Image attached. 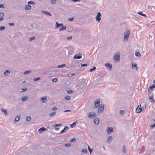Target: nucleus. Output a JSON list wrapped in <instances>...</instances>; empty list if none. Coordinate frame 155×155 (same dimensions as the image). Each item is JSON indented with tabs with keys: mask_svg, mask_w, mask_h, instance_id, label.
Returning <instances> with one entry per match:
<instances>
[{
	"mask_svg": "<svg viewBox=\"0 0 155 155\" xmlns=\"http://www.w3.org/2000/svg\"><path fill=\"white\" fill-rule=\"evenodd\" d=\"M31 6L29 5H26L25 6V9L26 10H30L31 8Z\"/></svg>",
	"mask_w": 155,
	"mask_h": 155,
	"instance_id": "nucleus-19",
	"label": "nucleus"
},
{
	"mask_svg": "<svg viewBox=\"0 0 155 155\" xmlns=\"http://www.w3.org/2000/svg\"><path fill=\"white\" fill-rule=\"evenodd\" d=\"M73 28L72 27H71L70 28V30H66V31L68 32H71V31H72L73 30Z\"/></svg>",
	"mask_w": 155,
	"mask_h": 155,
	"instance_id": "nucleus-45",
	"label": "nucleus"
},
{
	"mask_svg": "<svg viewBox=\"0 0 155 155\" xmlns=\"http://www.w3.org/2000/svg\"><path fill=\"white\" fill-rule=\"evenodd\" d=\"M52 81L54 82H56L58 81V79L57 78H54L52 80Z\"/></svg>",
	"mask_w": 155,
	"mask_h": 155,
	"instance_id": "nucleus-46",
	"label": "nucleus"
},
{
	"mask_svg": "<svg viewBox=\"0 0 155 155\" xmlns=\"http://www.w3.org/2000/svg\"><path fill=\"white\" fill-rule=\"evenodd\" d=\"M4 20V18L3 17H0V21H2Z\"/></svg>",
	"mask_w": 155,
	"mask_h": 155,
	"instance_id": "nucleus-61",
	"label": "nucleus"
},
{
	"mask_svg": "<svg viewBox=\"0 0 155 155\" xmlns=\"http://www.w3.org/2000/svg\"><path fill=\"white\" fill-rule=\"evenodd\" d=\"M155 87V85H152L151 86L148 88V91H151Z\"/></svg>",
	"mask_w": 155,
	"mask_h": 155,
	"instance_id": "nucleus-15",
	"label": "nucleus"
},
{
	"mask_svg": "<svg viewBox=\"0 0 155 155\" xmlns=\"http://www.w3.org/2000/svg\"><path fill=\"white\" fill-rule=\"evenodd\" d=\"M137 13L140 15H143V13H142V12H141V11H140V12H138Z\"/></svg>",
	"mask_w": 155,
	"mask_h": 155,
	"instance_id": "nucleus-57",
	"label": "nucleus"
},
{
	"mask_svg": "<svg viewBox=\"0 0 155 155\" xmlns=\"http://www.w3.org/2000/svg\"><path fill=\"white\" fill-rule=\"evenodd\" d=\"M96 101L94 102V108H96L97 107V106H99L100 103V101L99 99H97L96 100Z\"/></svg>",
	"mask_w": 155,
	"mask_h": 155,
	"instance_id": "nucleus-5",
	"label": "nucleus"
},
{
	"mask_svg": "<svg viewBox=\"0 0 155 155\" xmlns=\"http://www.w3.org/2000/svg\"><path fill=\"white\" fill-rule=\"evenodd\" d=\"M40 79V78L39 77H38L36 78H34V81H37L39 80Z\"/></svg>",
	"mask_w": 155,
	"mask_h": 155,
	"instance_id": "nucleus-43",
	"label": "nucleus"
},
{
	"mask_svg": "<svg viewBox=\"0 0 155 155\" xmlns=\"http://www.w3.org/2000/svg\"><path fill=\"white\" fill-rule=\"evenodd\" d=\"M69 128L67 126L65 127L64 129L62 130L60 132L61 134H63L66 131L69 129Z\"/></svg>",
	"mask_w": 155,
	"mask_h": 155,
	"instance_id": "nucleus-11",
	"label": "nucleus"
},
{
	"mask_svg": "<svg viewBox=\"0 0 155 155\" xmlns=\"http://www.w3.org/2000/svg\"><path fill=\"white\" fill-rule=\"evenodd\" d=\"M64 145L66 147H69L71 146V143H68L65 144H64Z\"/></svg>",
	"mask_w": 155,
	"mask_h": 155,
	"instance_id": "nucleus-34",
	"label": "nucleus"
},
{
	"mask_svg": "<svg viewBox=\"0 0 155 155\" xmlns=\"http://www.w3.org/2000/svg\"><path fill=\"white\" fill-rule=\"evenodd\" d=\"M66 65L65 64H63L61 65H60L58 66V68H61L62 67H64Z\"/></svg>",
	"mask_w": 155,
	"mask_h": 155,
	"instance_id": "nucleus-29",
	"label": "nucleus"
},
{
	"mask_svg": "<svg viewBox=\"0 0 155 155\" xmlns=\"http://www.w3.org/2000/svg\"><path fill=\"white\" fill-rule=\"evenodd\" d=\"M144 110L143 107H141V105L140 104L138 105L137 108L136 110V112L137 113H139L141 112L142 111Z\"/></svg>",
	"mask_w": 155,
	"mask_h": 155,
	"instance_id": "nucleus-2",
	"label": "nucleus"
},
{
	"mask_svg": "<svg viewBox=\"0 0 155 155\" xmlns=\"http://www.w3.org/2000/svg\"><path fill=\"white\" fill-rule=\"evenodd\" d=\"M56 3L55 0H52L51 2V4L52 5Z\"/></svg>",
	"mask_w": 155,
	"mask_h": 155,
	"instance_id": "nucleus-41",
	"label": "nucleus"
},
{
	"mask_svg": "<svg viewBox=\"0 0 155 155\" xmlns=\"http://www.w3.org/2000/svg\"><path fill=\"white\" fill-rule=\"evenodd\" d=\"M60 26L62 27V26H64L63 25V24L62 23L60 24Z\"/></svg>",
	"mask_w": 155,
	"mask_h": 155,
	"instance_id": "nucleus-62",
	"label": "nucleus"
},
{
	"mask_svg": "<svg viewBox=\"0 0 155 155\" xmlns=\"http://www.w3.org/2000/svg\"><path fill=\"white\" fill-rule=\"evenodd\" d=\"M66 26H63L61 27V28L59 30V31H64L66 29Z\"/></svg>",
	"mask_w": 155,
	"mask_h": 155,
	"instance_id": "nucleus-20",
	"label": "nucleus"
},
{
	"mask_svg": "<svg viewBox=\"0 0 155 155\" xmlns=\"http://www.w3.org/2000/svg\"><path fill=\"white\" fill-rule=\"evenodd\" d=\"M114 59L116 61H119L120 60V54L117 55L116 54L114 56Z\"/></svg>",
	"mask_w": 155,
	"mask_h": 155,
	"instance_id": "nucleus-10",
	"label": "nucleus"
},
{
	"mask_svg": "<svg viewBox=\"0 0 155 155\" xmlns=\"http://www.w3.org/2000/svg\"><path fill=\"white\" fill-rule=\"evenodd\" d=\"M55 28H57L60 26V24L58 22H56L55 23Z\"/></svg>",
	"mask_w": 155,
	"mask_h": 155,
	"instance_id": "nucleus-27",
	"label": "nucleus"
},
{
	"mask_svg": "<svg viewBox=\"0 0 155 155\" xmlns=\"http://www.w3.org/2000/svg\"><path fill=\"white\" fill-rule=\"evenodd\" d=\"M96 116V113L94 112H90L89 113V117L91 118L94 117Z\"/></svg>",
	"mask_w": 155,
	"mask_h": 155,
	"instance_id": "nucleus-7",
	"label": "nucleus"
},
{
	"mask_svg": "<svg viewBox=\"0 0 155 155\" xmlns=\"http://www.w3.org/2000/svg\"><path fill=\"white\" fill-rule=\"evenodd\" d=\"M76 123L75 122H73L72 124L73 126H74L76 125Z\"/></svg>",
	"mask_w": 155,
	"mask_h": 155,
	"instance_id": "nucleus-59",
	"label": "nucleus"
},
{
	"mask_svg": "<svg viewBox=\"0 0 155 155\" xmlns=\"http://www.w3.org/2000/svg\"><path fill=\"white\" fill-rule=\"evenodd\" d=\"M76 141V140L75 138H74L71 139L70 140L71 142H75Z\"/></svg>",
	"mask_w": 155,
	"mask_h": 155,
	"instance_id": "nucleus-39",
	"label": "nucleus"
},
{
	"mask_svg": "<svg viewBox=\"0 0 155 155\" xmlns=\"http://www.w3.org/2000/svg\"><path fill=\"white\" fill-rule=\"evenodd\" d=\"M47 98L46 97H43L41 98V100L42 103H45L47 100Z\"/></svg>",
	"mask_w": 155,
	"mask_h": 155,
	"instance_id": "nucleus-13",
	"label": "nucleus"
},
{
	"mask_svg": "<svg viewBox=\"0 0 155 155\" xmlns=\"http://www.w3.org/2000/svg\"><path fill=\"white\" fill-rule=\"evenodd\" d=\"M88 150H89V151L90 153L91 154V152L92 151V149H91V148H90V147L89 146H88Z\"/></svg>",
	"mask_w": 155,
	"mask_h": 155,
	"instance_id": "nucleus-44",
	"label": "nucleus"
},
{
	"mask_svg": "<svg viewBox=\"0 0 155 155\" xmlns=\"http://www.w3.org/2000/svg\"><path fill=\"white\" fill-rule=\"evenodd\" d=\"M142 16H144L145 17H146L147 16V15H146V14H143V15H142Z\"/></svg>",
	"mask_w": 155,
	"mask_h": 155,
	"instance_id": "nucleus-63",
	"label": "nucleus"
},
{
	"mask_svg": "<svg viewBox=\"0 0 155 155\" xmlns=\"http://www.w3.org/2000/svg\"><path fill=\"white\" fill-rule=\"evenodd\" d=\"M8 25L11 26H13L14 25V23H8Z\"/></svg>",
	"mask_w": 155,
	"mask_h": 155,
	"instance_id": "nucleus-52",
	"label": "nucleus"
},
{
	"mask_svg": "<svg viewBox=\"0 0 155 155\" xmlns=\"http://www.w3.org/2000/svg\"><path fill=\"white\" fill-rule=\"evenodd\" d=\"M28 97L27 96L22 97L21 98V100L22 101H24L27 100L28 99Z\"/></svg>",
	"mask_w": 155,
	"mask_h": 155,
	"instance_id": "nucleus-18",
	"label": "nucleus"
},
{
	"mask_svg": "<svg viewBox=\"0 0 155 155\" xmlns=\"http://www.w3.org/2000/svg\"><path fill=\"white\" fill-rule=\"evenodd\" d=\"M130 35V30L128 29H126L124 33V40L125 41H127Z\"/></svg>",
	"mask_w": 155,
	"mask_h": 155,
	"instance_id": "nucleus-1",
	"label": "nucleus"
},
{
	"mask_svg": "<svg viewBox=\"0 0 155 155\" xmlns=\"http://www.w3.org/2000/svg\"><path fill=\"white\" fill-rule=\"evenodd\" d=\"M126 151V149H125V145H124L123 146V153H125Z\"/></svg>",
	"mask_w": 155,
	"mask_h": 155,
	"instance_id": "nucleus-38",
	"label": "nucleus"
},
{
	"mask_svg": "<svg viewBox=\"0 0 155 155\" xmlns=\"http://www.w3.org/2000/svg\"><path fill=\"white\" fill-rule=\"evenodd\" d=\"M65 99L67 100H69L70 99V97L69 96H67L65 97Z\"/></svg>",
	"mask_w": 155,
	"mask_h": 155,
	"instance_id": "nucleus-36",
	"label": "nucleus"
},
{
	"mask_svg": "<svg viewBox=\"0 0 155 155\" xmlns=\"http://www.w3.org/2000/svg\"><path fill=\"white\" fill-rule=\"evenodd\" d=\"M31 71V70L26 71L24 72V74H26L29 73Z\"/></svg>",
	"mask_w": 155,
	"mask_h": 155,
	"instance_id": "nucleus-28",
	"label": "nucleus"
},
{
	"mask_svg": "<svg viewBox=\"0 0 155 155\" xmlns=\"http://www.w3.org/2000/svg\"><path fill=\"white\" fill-rule=\"evenodd\" d=\"M4 7V5L2 4L0 5V8H3Z\"/></svg>",
	"mask_w": 155,
	"mask_h": 155,
	"instance_id": "nucleus-60",
	"label": "nucleus"
},
{
	"mask_svg": "<svg viewBox=\"0 0 155 155\" xmlns=\"http://www.w3.org/2000/svg\"><path fill=\"white\" fill-rule=\"evenodd\" d=\"M67 92L68 94L72 93H73V91L71 90L68 91Z\"/></svg>",
	"mask_w": 155,
	"mask_h": 155,
	"instance_id": "nucleus-48",
	"label": "nucleus"
},
{
	"mask_svg": "<svg viewBox=\"0 0 155 155\" xmlns=\"http://www.w3.org/2000/svg\"><path fill=\"white\" fill-rule=\"evenodd\" d=\"M96 68V67H93V68H91L90 69L89 71L90 72H92L93 70H95Z\"/></svg>",
	"mask_w": 155,
	"mask_h": 155,
	"instance_id": "nucleus-32",
	"label": "nucleus"
},
{
	"mask_svg": "<svg viewBox=\"0 0 155 155\" xmlns=\"http://www.w3.org/2000/svg\"><path fill=\"white\" fill-rule=\"evenodd\" d=\"M7 73L9 74L10 73V71L6 70L5 71L4 73V75H7Z\"/></svg>",
	"mask_w": 155,
	"mask_h": 155,
	"instance_id": "nucleus-30",
	"label": "nucleus"
},
{
	"mask_svg": "<svg viewBox=\"0 0 155 155\" xmlns=\"http://www.w3.org/2000/svg\"><path fill=\"white\" fill-rule=\"evenodd\" d=\"M100 107H99L98 110V113H102L104 111V106L103 104H101L100 105Z\"/></svg>",
	"mask_w": 155,
	"mask_h": 155,
	"instance_id": "nucleus-3",
	"label": "nucleus"
},
{
	"mask_svg": "<svg viewBox=\"0 0 155 155\" xmlns=\"http://www.w3.org/2000/svg\"><path fill=\"white\" fill-rule=\"evenodd\" d=\"M72 38V36L68 37H67V40H71Z\"/></svg>",
	"mask_w": 155,
	"mask_h": 155,
	"instance_id": "nucleus-51",
	"label": "nucleus"
},
{
	"mask_svg": "<svg viewBox=\"0 0 155 155\" xmlns=\"http://www.w3.org/2000/svg\"><path fill=\"white\" fill-rule=\"evenodd\" d=\"M31 120V118L30 116H28L26 117V121H30Z\"/></svg>",
	"mask_w": 155,
	"mask_h": 155,
	"instance_id": "nucleus-26",
	"label": "nucleus"
},
{
	"mask_svg": "<svg viewBox=\"0 0 155 155\" xmlns=\"http://www.w3.org/2000/svg\"><path fill=\"white\" fill-rule=\"evenodd\" d=\"M42 12L45 14L47 15H49L50 16L51 15V14L48 11H42Z\"/></svg>",
	"mask_w": 155,
	"mask_h": 155,
	"instance_id": "nucleus-17",
	"label": "nucleus"
},
{
	"mask_svg": "<svg viewBox=\"0 0 155 155\" xmlns=\"http://www.w3.org/2000/svg\"><path fill=\"white\" fill-rule=\"evenodd\" d=\"M155 126V124H152L150 126V127L151 128H153Z\"/></svg>",
	"mask_w": 155,
	"mask_h": 155,
	"instance_id": "nucleus-54",
	"label": "nucleus"
},
{
	"mask_svg": "<svg viewBox=\"0 0 155 155\" xmlns=\"http://www.w3.org/2000/svg\"><path fill=\"white\" fill-rule=\"evenodd\" d=\"M20 116H16V117L15 118V119L14 121V122L15 123L19 121V120L20 118Z\"/></svg>",
	"mask_w": 155,
	"mask_h": 155,
	"instance_id": "nucleus-16",
	"label": "nucleus"
},
{
	"mask_svg": "<svg viewBox=\"0 0 155 155\" xmlns=\"http://www.w3.org/2000/svg\"><path fill=\"white\" fill-rule=\"evenodd\" d=\"M135 55L137 57H140L141 56V54L140 53L138 52H136L135 53Z\"/></svg>",
	"mask_w": 155,
	"mask_h": 155,
	"instance_id": "nucleus-25",
	"label": "nucleus"
},
{
	"mask_svg": "<svg viewBox=\"0 0 155 155\" xmlns=\"http://www.w3.org/2000/svg\"><path fill=\"white\" fill-rule=\"evenodd\" d=\"M104 65L108 68L109 70H111V69L112 68V65L111 64H110L109 63H106Z\"/></svg>",
	"mask_w": 155,
	"mask_h": 155,
	"instance_id": "nucleus-8",
	"label": "nucleus"
},
{
	"mask_svg": "<svg viewBox=\"0 0 155 155\" xmlns=\"http://www.w3.org/2000/svg\"><path fill=\"white\" fill-rule=\"evenodd\" d=\"M87 64H81V67H83V66H87Z\"/></svg>",
	"mask_w": 155,
	"mask_h": 155,
	"instance_id": "nucleus-56",
	"label": "nucleus"
},
{
	"mask_svg": "<svg viewBox=\"0 0 155 155\" xmlns=\"http://www.w3.org/2000/svg\"><path fill=\"white\" fill-rule=\"evenodd\" d=\"M62 125L61 124H55L54 126H55L56 127H59V126H61Z\"/></svg>",
	"mask_w": 155,
	"mask_h": 155,
	"instance_id": "nucleus-49",
	"label": "nucleus"
},
{
	"mask_svg": "<svg viewBox=\"0 0 155 155\" xmlns=\"http://www.w3.org/2000/svg\"><path fill=\"white\" fill-rule=\"evenodd\" d=\"M101 13L100 12H98L97 13V15L96 16L95 18L96 19V20L98 21V22H99L100 21V20L101 19Z\"/></svg>",
	"mask_w": 155,
	"mask_h": 155,
	"instance_id": "nucleus-4",
	"label": "nucleus"
},
{
	"mask_svg": "<svg viewBox=\"0 0 155 155\" xmlns=\"http://www.w3.org/2000/svg\"><path fill=\"white\" fill-rule=\"evenodd\" d=\"M107 130L108 134H109V133H110L111 132H113L114 131L113 128L110 127H108L107 128Z\"/></svg>",
	"mask_w": 155,
	"mask_h": 155,
	"instance_id": "nucleus-9",
	"label": "nucleus"
},
{
	"mask_svg": "<svg viewBox=\"0 0 155 155\" xmlns=\"http://www.w3.org/2000/svg\"><path fill=\"white\" fill-rule=\"evenodd\" d=\"M2 111V112L4 113L5 115H6L7 114V112L6 110L4 109L3 108H2L1 109Z\"/></svg>",
	"mask_w": 155,
	"mask_h": 155,
	"instance_id": "nucleus-23",
	"label": "nucleus"
},
{
	"mask_svg": "<svg viewBox=\"0 0 155 155\" xmlns=\"http://www.w3.org/2000/svg\"><path fill=\"white\" fill-rule=\"evenodd\" d=\"M112 140V137L111 136H110L109 137L108 140H107V142L108 143L110 142Z\"/></svg>",
	"mask_w": 155,
	"mask_h": 155,
	"instance_id": "nucleus-22",
	"label": "nucleus"
},
{
	"mask_svg": "<svg viewBox=\"0 0 155 155\" xmlns=\"http://www.w3.org/2000/svg\"><path fill=\"white\" fill-rule=\"evenodd\" d=\"M149 99L151 102H155L152 96L149 97Z\"/></svg>",
	"mask_w": 155,
	"mask_h": 155,
	"instance_id": "nucleus-24",
	"label": "nucleus"
},
{
	"mask_svg": "<svg viewBox=\"0 0 155 155\" xmlns=\"http://www.w3.org/2000/svg\"><path fill=\"white\" fill-rule=\"evenodd\" d=\"M120 114L123 115L124 113V111L123 110H120Z\"/></svg>",
	"mask_w": 155,
	"mask_h": 155,
	"instance_id": "nucleus-47",
	"label": "nucleus"
},
{
	"mask_svg": "<svg viewBox=\"0 0 155 155\" xmlns=\"http://www.w3.org/2000/svg\"><path fill=\"white\" fill-rule=\"evenodd\" d=\"M132 67H134V68H137V64L135 63L134 64H133V63H132Z\"/></svg>",
	"mask_w": 155,
	"mask_h": 155,
	"instance_id": "nucleus-37",
	"label": "nucleus"
},
{
	"mask_svg": "<svg viewBox=\"0 0 155 155\" xmlns=\"http://www.w3.org/2000/svg\"><path fill=\"white\" fill-rule=\"evenodd\" d=\"M56 114L55 112H53L50 114L49 116L51 117H54Z\"/></svg>",
	"mask_w": 155,
	"mask_h": 155,
	"instance_id": "nucleus-21",
	"label": "nucleus"
},
{
	"mask_svg": "<svg viewBox=\"0 0 155 155\" xmlns=\"http://www.w3.org/2000/svg\"><path fill=\"white\" fill-rule=\"evenodd\" d=\"M82 54L80 53L76 54L74 57V59H81L82 58Z\"/></svg>",
	"mask_w": 155,
	"mask_h": 155,
	"instance_id": "nucleus-6",
	"label": "nucleus"
},
{
	"mask_svg": "<svg viewBox=\"0 0 155 155\" xmlns=\"http://www.w3.org/2000/svg\"><path fill=\"white\" fill-rule=\"evenodd\" d=\"M4 15L2 12H0V17H3Z\"/></svg>",
	"mask_w": 155,
	"mask_h": 155,
	"instance_id": "nucleus-42",
	"label": "nucleus"
},
{
	"mask_svg": "<svg viewBox=\"0 0 155 155\" xmlns=\"http://www.w3.org/2000/svg\"><path fill=\"white\" fill-rule=\"evenodd\" d=\"M5 28V27L4 26H1L0 27V31L4 30Z\"/></svg>",
	"mask_w": 155,
	"mask_h": 155,
	"instance_id": "nucleus-33",
	"label": "nucleus"
},
{
	"mask_svg": "<svg viewBox=\"0 0 155 155\" xmlns=\"http://www.w3.org/2000/svg\"><path fill=\"white\" fill-rule=\"evenodd\" d=\"M35 39V37H31L29 39V40L30 41H31L32 40H34Z\"/></svg>",
	"mask_w": 155,
	"mask_h": 155,
	"instance_id": "nucleus-40",
	"label": "nucleus"
},
{
	"mask_svg": "<svg viewBox=\"0 0 155 155\" xmlns=\"http://www.w3.org/2000/svg\"><path fill=\"white\" fill-rule=\"evenodd\" d=\"M47 129H45L44 127H42L38 130V132L39 133H41L42 132L45 131Z\"/></svg>",
	"mask_w": 155,
	"mask_h": 155,
	"instance_id": "nucleus-14",
	"label": "nucleus"
},
{
	"mask_svg": "<svg viewBox=\"0 0 155 155\" xmlns=\"http://www.w3.org/2000/svg\"><path fill=\"white\" fill-rule=\"evenodd\" d=\"M57 110V108L56 107H54L52 108V110Z\"/></svg>",
	"mask_w": 155,
	"mask_h": 155,
	"instance_id": "nucleus-55",
	"label": "nucleus"
},
{
	"mask_svg": "<svg viewBox=\"0 0 155 155\" xmlns=\"http://www.w3.org/2000/svg\"><path fill=\"white\" fill-rule=\"evenodd\" d=\"M71 1L74 2H80L79 0H71Z\"/></svg>",
	"mask_w": 155,
	"mask_h": 155,
	"instance_id": "nucleus-53",
	"label": "nucleus"
},
{
	"mask_svg": "<svg viewBox=\"0 0 155 155\" xmlns=\"http://www.w3.org/2000/svg\"><path fill=\"white\" fill-rule=\"evenodd\" d=\"M71 111V110H65L64 112H67V111Z\"/></svg>",
	"mask_w": 155,
	"mask_h": 155,
	"instance_id": "nucleus-64",
	"label": "nucleus"
},
{
	"mask_svg": "<svg viewBox=\"0 0 155 155\" xmlns=\"http://www.w3.org/2000/svg\"><path fill=\"white\" fill-rule=\"evenodd\" d=\"M94 122L95 124L98 125L99 123V120L98 118H97L94 120Z\"/></svg>",
	"mask_w": 155,
	"mask_h": 155,
	"instance_id": "nucleus-12",
	"label": "nucleus"
},
{
	"mask_svg": "<svg viewBox=\"0 0 155 155\" xmlns=\"http://www.w3.org/2000/svg\"><path fill=\"white\" fill-rule=\"evenodd\" d=\"M27 89L26 87H24L22 89V91H21L22 92V91H26Z\"/></svg>",
	"mask_w": 155,
	"mask_h": 155,
	"instance_id": "nucleus-58",
	"label": "nucleus"
},
{
	"mask_svg": "<svg viewBox=\"0 0 155 155\" xmlns=\"http://www.w3.org/2000/svg\"><path fill=\"white\" fill-rule=\"evenodd\" d=\"M82 153H84L85 154H86L87 153V150L86 149H82Z\"/></svg>",
	"mask_w": 155,
	"mask_h": 155,
	"instance_id": "nucleus-31",
	"label": "nucleus"
},
{
	"mask_svg": "<svg viewBox=\"0 0 155 155\" xmlns=\"http://www.w3.org/2000/svg\"><path fill=\"white\" fill-rule=\"evenodd\" d=\"M74 19V18L73 17L70 18H68V21H73Z\"/></svg>",
	"mask_w": 155,
	"mask_h": 155,
	"instance_id": "nucleus-35",
	"label": "nucleus"
},
{
	"mask_svg": "<svg viewBox=\"0 0 155 155\" xmlns=\"http://www.w3.org/2000/svg\"><path fill=\"white\" fill-rule=\"evenodd\" d=\"M28 4H34V2L33 1H30L28 2Z\"/></svg>",
	"mask_w": 155,
	"mask_h": 155,
	"instance_id": "nucleus-50",
	"label": "nucleus"
}]
</instances>
